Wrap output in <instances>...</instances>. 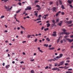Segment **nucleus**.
Instances as JSON below:
<instances>
[{
	"label": "nucleus",
	"instance_id": "nucleus-30",
	"mask_svg": "<svg viewBox=\"0 0 73 73\" xmlns=\"http://www.w3.org/2000/svg\"><path fill=\"white\" fill-rule=\"evenodd\" d=\"M58 21H59V19H56V22H57V23H58Z\"/></svg>",
	"mask_w": 73,
	"mask_h": 73
},
{
	"label": "nucleus",
	"instance_id": "nucleus-51",
	"mask_svg": "<svg viewBox=\"0 0 73 73\" xmlns=\"http://www.w3.org/2000/svg\"><path fill=\"white\" fill-rule=\"evenodd\" d=\"M41 17H42V16H41V15H39L38 16V17H39V18Z\"/></svg>",
	"mask_w": 73,
	"mask_h": 73
},
{
	"label": "nucleus",
	"instance_id": "nucleus-1",
	"mask_svg": "<svg viewBox=\"0 0 73 73\" xmlns=\"http://www.w3.org/2000/svg\"><path fill=\"white\" fill-rule=\"evenodd\" d=\"M69 36L68 35H67L66 36H64V38H66V40H68L69 42H72L73 41V39L71 40L70 39L66 38L67 37H68Z\"/></svg>",
	"mask_w": 73,
	"mask_h": 73
},
{
	"label": "nucleus",
	"instance_id": "nucleus-14",
	"mask_svg": "<svg viewBox=\"0 0 73 73\" xmlns=\"http://www.w3.org/2000/svg\"><path fill=\"white\" fill-rule=\"evenodd\" d=\"M62 56H63V54H60L59 57L60 58H61L62 57Z\"/></svg>",
	"mask_w": 73,
	"mask_h": 73
},
{
	"label": "nucleus",
	"instance_id": "nucleus-10",
	"mask_svg": "<svg viewBox=\"0 0 73 73\" xmlns=\"http://www.w3.org/2000/svg\"><path fill=\"white\" fill-rule=\"evenodd\" d=\"M60 37H59L58 38V39L57 41V43H58L59 42H60Z\"/></svg>",
	"mask_w": 73,
	"mask_h": 73
},
{
	"label": "nucleus",
	"instance_id": "nucleus-22",
	"mask_svg": "<svg viewBox=\"0 0 73 73\" xmlns=\"http://www.w3.org/2000/svg\"><path fill=\"white\" fill-rule=\"evenodd\" d=\"M46 40H47V41H50V39H49V38H47L46 39Z\"/></svg>",
	"mask_w": 73,
	"mask_h": 73
},
{
	"label": "nucleus",
	"instance_id": "nucleus-16",
	"mask_svg": "<svg viewBox=\"0 0 73 73\" xmlns=\"http://www.w3.org/2000/svg\"><path fill=\"white\" fill-rule=\"evenodd\" d=\"M20 11H21V9H20V10H18L16 12V13H19V12H20Z\"/></svg>",
	"mask_w": 73,
	"mask_h": 73
},
{
	"label": "nucleus",
	"instance_id": "nucleus-4",
	"mask_svg": "<svg viewBox=\"0 0 73 73\" xmlns=\"http://www.w3.org/2000/svg\"><path fill=\"white\" fill-rule=\"evenodd\" d=\"M52 70H57L58 71H59L60 70V69L57 67L54 68L52 69Z\"/></svg>",
	"mask_w": 73,
	"mask_h": 73
},
{
	"label": "nucleus",
	"instance_id": "nucleus-34",
	"mask_svg": "<svg viewBox=\"0 0 73 73\" xmlns=\"http://www.w3.org/2000/svg\"><path fill=\"white\" fill-rule=\"evenodd\" d=\"M53 2H50V3L49 4H50V5H52V4H53Z\"/></svg>",
	"mask_w": 73,
	"mask_h": 73
},
{
	"label": "nucleus",
	"instance_id": "nucleus-39",
	"mask_svg": "<svg viewBox=\"0 0 73 73\" xmlns=\"http://www.w3.org/2000/svg\"><path fill=\"white\" fill-rule=\"evenodd\" d=\"M48 16H49V14H47L46 15H44V16H45V17H46V16L48 17Z\"/></svg>",
	"mask_w": 73,
	"mask_h": 73
},
{
	"label": "nucleus",
	"instance_id": "nucleus-5",
	"mask_svg": "<svg viewBox=\"0 0 73 73\" xmlns=\"http://www.w3.org/2000/svg\"><path fill=\"white\" fill-rule=\"evenodd\" d=\"M67 23L68 24H72V22H73V21H67Z\"/></svg>",
	"mask_w": 73,
	"mask_h": 73
},
{
	"label": "nucleus",
	"instance_id": "nucleus-61",
	"mask_svg": "<svg viewBox=\"0 0 73 73\" xmlns=\"http://www.w3.org/2000/svg\"><path fill=\"white\" fill-rule=\"evenodd\" d=\"M22 42L23 43H25V42H26V41H23Z\"/></svg>",
	"mask_w": 73,
	"mask_h": 73
},
{
	"label": "nucleus",
	"instance_id": "nucleus-50",
	"mask_svg": "<svg viewBox=\"0 0 73 73\" xmlns=\"http://www.w3.org/2000/svg\"><path fill=\"white\" fill-rule=\"evenodd\" d=\"M41 21H38L37 22V23H41Z\"/></svg>",
	"mask_w": 73,
	"mask_h": 73
},
{
	"label": "nucleus",
	"instance_id": "nucleus-6",
	"mask_svg": "<svg viewBox=\"0 0 73 73\" xmlns=\"http://www.w3.org/2000/svg\"><path fill=\"white\" fill-rule=\"evenodd\" d=\"M59 4L60 5H62V1H61L60 0H59Z\"/></svg>",
	"mask_w": 73,
	"mask_h": 73
},
{
	"label": "nucleus",
	"instance_id": "nucleus-31",
	"mask_svg": "<svg viewBox=\"0 0 73 73\" xmlns=\"http://www.w3.org/2000/svg\"><path fill=\"white\" fill-rule=\"evenodd\" d=\"M31 73H35V71H33V70H32L31 71Z\"/></svg>",
	"mask_w": 73,
	"mask_h": 73
},
{
	"label": "nucleus",
	"instance_id": "nucleus-45",
	"mask_svg": "<svg viewBox=\"0 0 73 73\" xmlns=\"http://www.w3.org/2000/svg\"><path fill=\"white\" fill-rule=\"evenodd\" d=\"M70 7H71V8H73V6L71 5H70Z\"/></svg>",
	"mask_w": 73,
	"mask_h": 73
},
{
	"label": "nucleus",
	"instance_id": "nucleus-38",
	"mask_svg": "<svg viewBox=\"0 0 73 73\" xmlns=\"http://www.w3.org/2000/svg\"><path fill=\"white\" fill-rule=\"evenodd\" d=\"M18 4L21 6V3H18Z\"/></svg>",
	"mask_w": 73,
	"mask_h": 73
},
{
	"label": "nucleus",
	"instance_id": "nucleus-48",
	"mask_svg": "<svg viewBox=\"0 0 73 73\" xmlns=\"http://www.w3.org/2000/svg\"><path fill=\"white\" fill-rule=\"evenodd\" d=\"M37 10L39 11L40 9H41V8H39V9H36Z\"/></svg>",
	"mask_w": 73,
	"mask_h": 73
},
{
	"label": "nucleus",
	"instance_id": "nucleus-2",
	"mask_svg": "<svg viewBox=\"0 0 73 73\" xmlns=\"http://www.w3.org/2000/svg\"><path fill=\"white\" fill-rule=\"evenodd\" d=\"M4 7L5 9H6V11H7V12L9 11V10H11V9H12V8L11 7L9 9V6L7 7L6 6H5Z\"/></svg>",
	"mask_w": 73,
	"mask_h": 73
},
{
	"label": "nucleus",
	"instance_id": "nucleus-32",
	"mask_svg": "<svg viewBox=\"0 0 73 73\" xmlns=\"http://www.w3.org/2000/svg\"><path fill=\"white\" fill-rule=\"evenodd\" d=\"M54 66H57V65H58V64L57 63H56L55 64Z\"/></svg>",
	"mask_w": 73,
	"mask_h": 73
},
{
	"label": "nucleus",
	"instance_id": "nucleus-43",
	"mask_svg": "<svg viewBox=\"0 0 73 73\" xmlns=\"http://www.w3.org/2000/svg\"><path fill=\"white\" fill-rule=\"evenodd\" d=\"M68 70H69V71H70V70H72V69L70 68V69H68Z\"/></svg>",
	"mask_w": 73,
	"mask_h": 73
},
{
	"label": "nucleus",
	"instance_id": "nucleus-3",
	"mask_svg": "<svg viewBox=\"0 0 73 73\" xmlns=\"http://www.w3.org/2000/svg\"><path fill=\"white\" fill-rule=\"evenodd\" d=\"M31 7L28 6L27 7V8L25 9V11H27V10H31Z\"/></svg>",
	"mask_w": 73,
	"mask_h": 73
},
{
	"label": "nucleus",
	"instance_id": "nucleus-46",
	"mask_svg": "<svg viewBox=\"0 0 73 73\" xmlns=\"http://www.w3.org/2000/svg\"><path fill=\"white\" fill-rule=\"evenodd\" d=\"M4 16L3 15L1 17V19H3V18H4Z\"/></svg>",
	"mask_w": 73,
	"mask_h": 73
},
{
	"label": "nucleus",
	"instance_id": "nucleus-44",
	"mask_svg": "<svg viewBox=\"0 0 73 73\" xmlns=\"http://www.w3.org/2000/svg\"><path fill=\"white\" fill-rule=\"evenodd\" d=\"M59 5V4H58V2H56V5H57V6H58Z\"/></svg>",
	"mask_w": 73,
	"mask_h": 73
},
{
	"label": "nucleus",
	"instance_id": "nucleus-18",
	"mask_svg": "<svg viewBox=\"0 0 73 73\" xmlns=\"http://www.w3.org/2000/svg\"><path fill=\"white\" fill-rule=\"evenodd\" d=\"M62 31H63V32H66V29H62Z\"/></svg>",
	"mask_w": 73,
	"mask_h": 73
},
{
	"label": "nucleus",
	"instance_id": "nucleus-36",
	"mask_svg": "<svg viewBox=\"0 0 73 73\" xmlns=\"http://www.w3.org/2000/svg\"><path fill=\"white\" fill-rule=\"evenodd\" d=\"M59 68H62V69H63L64 68V67H58Z\"/></svg>",
	"mask_w": 73,
	"mask_h": 73
},
{
	"label": "nucleus",
	"instance_id": "nucleus-37",
	"mask_svg": "<svg viewBox=\"0 0 73 73\" xmlns=\"http://www.w3.org/2000/svg\"><path fill=\"white\" fill-rule=\"evenodd\" d=\"M39 52H41V53H43V51L41 50H39Z\"/></svg>",
	"mask_w": 73,
	"mask_h": 73
},
{
	"label": "nucleus",
	"instance_id": "nucleus-35",
	"mask_svg": "<svg viewBox=\"0 0 73 73\" xmlns=\"http://www.w3.org/2000/svg\"><path fill=\"white\" fill-rule=\"evenodd\" d=\"M39 1H35V3H38Z\"/></svg>",
	"mask_w": 73,
	"mask_h": 73
},
{
	"label": "nucleus",
	"instance_id": "nucleus-55",
	"mask_svg": "<svg viewBox=\"0 0 73 73\" xmlns=\"http://www.w3.org/2000/svg\"><path fill=\"white\" fill-rule=\"evenodd\" d=\"M61 65L60 64H59L58 65V66H61Z\"/></svg>",
	"mask_w": 73,
	"mask_h": 73
},
{
	"label": "nucleus",
	"instance_id": "nucleus-19",
	"mask_svg": "<svg viewBox=\"0 0 73 73\" xmlns=\"http://www.w3.org/2000/svg\"><path fill=\"white\" fill-rule=\"evenodd\" d=\"M10 66H9V65H7L6 66L5 68H8V67H9Z\"/></svg>",
	"mask_w": 73,
	"mask_h": 73
},
{
	"label": "nucleus",
	"instance_id": "nucleus-13",
	"mask_svg": "<svg viewBox=\"0 0 73 73\" xmlns=\"http://www.w3.org/2000/svg\"><path fill=\"white\" fill-rule=\"evenodd\" d=\"M49 30V28H47L46 29L45 28L44 29V31H48Z\"/></svg>",
	"mask_w": 73,
	"mask_h": 73
},
{
	"label": "nucleus",
	"instance_id": "nucleus-24",
	"mask_svg": "<svg viewBox=\"0 0 73 73\" xmlns=\"http://www.w3.org/2000/svg\"><path fill=\"white\" fill-rule=\"evenodd\" d=\"M63 9H65V8H64V6H63V5H62L61 7Z\"/></svg>",
	"mask_w": 73,
	"mask_h": 73
},
{
	"label": "nucleus",
	"instance_id": "nucleus-58",
	"mask_svg": "<svg viewBox=\"0 0 73 73\" xmlns=\"http://www.w3.org/2000/svg\"><path fill=\"white\" fill-rule=\"evenodd\" d=\"M35 61V59H33V60H30V61Z\"/></svg>",
	"mask_w": 73,
	"mask_h": 73
},
{
	"label": "nucleus",
	"instance_id": "nucleus-63",
	"mask_svg": "<svg viewBox=\"0 0 73 73\" xmlns=\"http://www.w3.org/2000/svg\"><path fill=\"white\" fill-rule=\"evenodd\" d=\"M70 62V60H67L66 61V62Z\"/></svg>",
	"mask_w": 73,
	"mask_h": 73
},
{
	"label": "nucleus",
	"instance_id": "nucleus-21",
	"mask_svg": "<svg viewBox=\"0 0 73 73\" xmlns=\"http://www.w3.org/2000/svg\"><path fill=\"white\" fill-rule=\"evenodd\" d=\"M56 34H53L52 35V36H54V37H55V36H56Z\"/></svg>",
	"mask_w": 73,
	"mask_h": 73
},
{
	"label": "nucleus",
	"instance_id": "nucleus-28",
	"mask_svg": "<svg viewBox=\"0 0 73 73\" xmlns=\"http://www.w3.org/2000/svg\"><path fill=\"white\" fill-rule=\"evenodd\" d=\"M52 22L53 23H56V22H55V21H54V20H52Z\"/></svg>",
	"mask_w": 73,
	"mask_h": 73
},
{
	"label": "nucleus",
	"instance_id": "nucleus-56",
	"mask_svg": "<svg viewBox=\"0 0 73 73\" xmlns=\"http://www.w3.org/2000/svg\"><path fill=\"white\" fill-rule=\"evenodd\" d=\"M58 14H59L58 13H57L56 14V16H58Z\"/></svg>",
	"mask_w": 73,
	"mask_h": 73
},
{
	"label": "nucleus",
	"instance_id": "nucleus-59",
	"mask_svg": "<svg viewBox=\"0 0 73 73\" xmlns=\"http://www.w3.org/2000/svg\"><path fill=\"white\" fill-rule=\"evenodd\" d=\"M64 12H62V13H61V14L62 15H64Z\"/></svg>",
	"mask_w": 73,
	"mask_h": 73
},
{
	"label": "nucleus",
	"instance_id": "nucleus-53",
	"mask_svg": "<svg viewBox=\"0 0 73 73\" xmlns=\"http://www.w3.org/2000/svg\"><path fill=\"white\" fill-rule=\"evenodd\" d=\"M44 27L43 26L42 27V28L41 29V30H43V29H44Z\"/></svg>",
	"mask_w": 73,
	"mask_h": 73
},
{
	"label": "nucleus",
	"instance_id": "nucleus-15",
	"mask_svg": "<svg viewBox=\"0 0 73 73\" xmlns=\"http://www.w3.org/2000/svg\"><path fill=\"white\" fill-rule=\"evenodd\" d=\"M36 7H38V8H41V7H40V6L39 5H36Z\"/></svg>",
	"mask_w": 73,
	"mask_h": 73
},
{
	"label": "nucleus",
	"instance_id": "nucleus-54",
	"mask_svg": "<svg viewBox=\"0 0 73 73\" xmlns=\"http://www.w3.org/2000/svg\"><path fill=\"white\" fill-rule=\"evenodd\" d=\"M64 65H65L66 66L68 65V63H65L64 64Z\"/></svg>",
	"mask_w": 73,
	"mask_h": 73
},
{
	"label": "nucleus",
	"instance_id": "nucleus-9",
	"mask_svg": "<svg viewBox=\"0 0 73 73\" xmlns=\"http://www.w3.org/2000/svg\"><path fill=\"white\" fill-rule=\"evenodd\" d=\"M65 62H64V61H62V62H60V65H63V63H64Z\"/></svg>",
	"mask_w": 73,
	"mask_h": 73
},
{
	"label": "nucleus",
	"instance_id": "nucleus-27",
	"mask_svg": "<svg viewBox=\"0 0 73 73\" xmlns=\"http://www.w3.org/2000/svg\"><path fill=\"white\" fill-rule=\"evenodd\" d=\"M36 20H37V21H38L39 20H41V18L40 17L39 18L37 19H36Z\"/></svg>",
	"mask_w": 73,
	"mask_h": 73
},
{
	"label": "nucleus",
	"instance_id": "nucleus-62",
	"mask_svg": "<svg viewBox=\"0 0 73 73\" xmlns=\"http://www.w3.org/2000/svg\"><path fill=\"white\" fill-rule=\"evenodd\" d=\"M21 64H23L24 63V61H21L20 62Z\"/></svg>",
	"mask_w": 73,
	"mask_h": 73
},
{
	"label": "nucleus",
	"instance_id": "nucleus-12",
	"mask_svg": "<svg viewBox=\"0 0 73 73\" xmlns=\"http://www.w3.org/2000/svg\"><path fill=\"white\" fill-rule=\"evenodd\" d=\"M68 68H69V67H66V66H64V68L65 69H68Z\"/></svg>",
	"mask_w": 73,
	"mask_h": 73
},
{
	"label": "nucleus",
	"instance_id": "nucleus-7",
	"mask_svg": "<svg viewBox=\"0 0 73 73\" xmlns=\"http://www.w3.org/2000/svg\"><path fill=\"white\" fill-rule=\"evenodd\" d=\"M68 3H69L70 4H72V2L71 1L68 0Z\"/></svg>",
	"mask_w": 73,
	"mask_h": 73
},
{
	"label": "nucleus",
	"instance_id": "nucleus-40",
	"mask_svg": "<svg viewBox=\"0 0 73 73\" xmlns=\"http://www.w3.org/2000/svg\"><path fill=\"white\" fill-rule=\"evenodd\" d=\"M35 16H36V17H37V16H38L37 15V13H35Z\"/></svg>",
	"mask_w": 73,
	"mask_h": 73
},
{
	"label": "nucleus",
	"instance_id": "nucleus-57",
	"mask_svg": "<svg viewBox=\"0 0 73 73\" xmlns=\"http://www.w3.org/2000/svg\"><path fill=\"white\" fill-rule=\"evenodd\" d=\"M25 13H26V11H25L23 13V15H24L25 14Z\"/></svg>",
	"mask_w": 73,
	"mask_h": 73
},
{
	"label": "nucleus",
	"instance_id": "nucleus-23",
	"mask_svg": "<svg viewBox=\"0 0 73 73\" xmlns=\"http://www.w3.org/2000/svg\"><path fill=\"white\" fill-rule=\"evenodd\" d=\"M65 34H66V35H68L70 34V33H65Z\"/></svg>",
	"mask_w": 73,
	"mask_h": 73
},
{
	"label": "nucleus",
	"instance_id": "nucleus-20",
	"mask_svg": "<svg viewBox=\"0 0 73 73\" xmlns=\"http://www.w3.org/2000/svg\"><path fill=\"white\" fill-rule=\"evenodd\" d=\"M56 23H53V24H52V25H53V26H54L55 27H56Z\"/></svg>",
	"mask_w": 73,
	"mask_h": 73
},
{
	"label": "nucleus",
	"instance_id": "nucleus-41",
	"mask_svg": "<svg viewBox=\"0 0 73 73\" xmlns=\"http://www.w3.org/2000/svg\"><path fill=\"white\" fill-rule=\"evenodd\" d=\"M52 61V59H51L49 60H48V61L50 62H51V61Z\"/></svg>",
	"mask_w": 73,
	"mask_h": 73
},
{
	"label": "nucleus",
	"instance_id": "nucleus-26",
	"mask_svg": "<svg viewBox=\"0 0 73 73\" xmlns=\"http://www.w3.org/2000/svg\"><path fill=\"white\" fill-rule=\"evenodd\" d=\"M21 27L22 29H24V30H25V29L24 27H23V26H21Z\"/></svg>",
	"mask_w": 73,
	"mask_h": 73
},
{
	"label": "nucleus",
	"instance_id": "nucleus-25",
	"mask_svg": "<svg viewBox=\"0 0 73 73\" xmlns=\"http://www.w3.org/2000/svg\"><path fill=\"white\" fill-rule=\"evenodd\" d=\"M44 46H46V47H48V44H44Z\"/></svg>",
	"mask_w": 73,
	"mask_h": 73
},
{
	"label": "nucleus",
	"instance_id": "nucleus-8",
	"mask_svg": "<svg viewBox=\"0 0 73 73\" xmlns=\"http://www.w3.org/2000/svg\"><path fill=\"white\" fill-rule=\"evenodd\" d=\"M56 9V7H53L52 8V11L53 12H54V11Z\"/></svg>",
	"mask_w": 73,
	"mask_h": 73
},
{
	"label": "nucleus",
	"instance_id": "nucleus-47",
	"mask_svg": "<svg viewBox=\"0 0 73 73\" xmlns=\"http://www.w3.org/2000/svg\"><path fill=\"white\" fill-rule=\"evenodd\" d=\"M61 34H62V35H64V34H65V32H62L61 33Z\"/></svg>",
	"mask_w": 73,
	"mask_h": 73
},
{
	"label": "nucleus",
	"instance_id": "nucleus-60",
	"mask_svg": "<svg viewBox=\"0 0 73 73\" xmlns=\"http://www.w3.org/2000/svg\"><path fill=\"white\" fill-rule=\"evenodd\" d=\"M23 55H25V53L24 52H23Z\"/></svg>",
	"mask_w": 73,
	"mask_h": 73
},
{
	"label": "nucleus",
	"instance_id": "nucleus-29",
	"mask_svg": "<svg viewBox=\"0 0 73 73\" xmlns=\"http://www.w3.org/2000/svg\"><path fill=\"white\" fill-rule=\"evenodd\" d=\"M56 58H58V59H59V58H60V57L59 56H57L56 57Z\"/></svg>",
	"mask_w": 73,
	"mask_h": 73
},
{
	"label": "nucleus",
	"instance_id": "nucleus-42",
	"mask_svg": "<svg viewBox=\"0 0 73 73\" xmlns=\"http://www.w3.org/2000/svg\"><path fill=\"white\" fill-rule=\"evenodd\" d=\"M51 48V50H53V49H55V48L54 47H52Z\"/></svg>",
	"mask_w": 73,
	"mask_h": 73
},
{
	"label": "nucleus",
	"instance_id": "nucleus-17",
	"mask_svg": "<svg viewBox=\"0 0 73 73\" xmlns=\"http://www.w3.org/2000/svg\"><path fill=\"white\" fill-rule=\"evenodd\" d=\"M47 27H50V23H48V24H47Z\"/></svg>",
	"mask_w": 73,
	"mask_h": 73
},
{
	"label": "nucleus",
	"instance_id": "nucleus-64",
	"mask_svg": "<svg viewBox=\"0 0 73 73\" xmlns=\"http://www.w3.org/2000/svg\"><path fill=\"white\" fill-rule=\"evenodd\" d=\"M13 6H14V7H16V5H12Z\"/></svg>",
	"mask_w": 73,
	"mask_h": 73
},
{
	"label": "nucleus",
	"instance_id": "nucleus-49",
	"mask_svg": "<svg viewBox=\"0 0 73 73\" xmlns=\"http://www.w3.org/2000/svg\"><path fill=\"white\" fill-rule=\"evenodd\" d=\"M37 41V39L36 38L35 39V42H36Z\"/></svg>",
	"mask_w": 73,
	"mask_h": 73
},
{
	"label": "nucleus",
	"instance_id": "nucleus-11",
	"mask_svg": "<svg viewBox=\"0 0 73 73\" xmlns=\"http://www.w3.org/2000/svg\"><path fill=\"white\" fill-rule=\"evenodd\" d=\"M58 25H59L60 26H61V25H62V23H58Z\"/></svg>",
	"mask_w": 73,
	"mask_h": 73
},
{
	"label": "nucleus",
	"instance_id": "nucleus-52",
	"mask_svg": "<svg viewBox=\"0 0 73 73\" xmlns=\"http://www.w3.org/2000/svg\"><path fill=\"white\" fill-rule=\"evenodd\" d=\"M48 66H46V67L45 68V69H48Z\"/></svg>",
	"mask_w": 73,
	"mask_h": 73
},
{
	"label": "nucleus",
	"instance_id": "nucleus-33",
	"mask_svg": "<svg viewBox=\"0 0 73 73\" xmlns=\"http://www.w3.org/2000/svg\"><path fill=\"white\" fill-rule=\"evenodd\" d=\"M31 35H28L27 36V38H29V37H31Z\"/></svg>",
	"mask_w": 73,
	"mask_h": 73
}]
</instances>
